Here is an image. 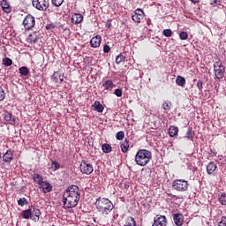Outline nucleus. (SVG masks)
Listing matches in <instances>:
<instances>
[{
    "instance_id": "1",
    "label": "nucleus",
    "mask_w": 226,
    "mask_h": 226,
    "mask_svg": "<svg viewBox=\"0 0 226 226\" xmlns=\"http://www.w3.org/2000/svg\"><path fill=\"white\" fill-rule=\"evenodd\" d=\"M79 200H80V189L77 185H71L63 194V208L72 209L77 207Z\"/></svg>"
},
{
    "instance_id": "2",
    "label": "nucleus",
    "mask_w": 226,
    "mask_h": 226,
    "mask_svg": "<svg viewBox=\"0 0 226 226\" xmlns=\"http://www.w3.org/2000/svg\"><path fill=\"white\" fill-rule=\"evenodd\" d=\"M95 206L97 211L102 215H109L114 209V204L107 198H98Z\"/></svg>"
},
{
    "instance_id": "3",
    "label": "nucleus",
    "mask_w": 226,
    "mask_h": 226,
    "mask_svg": "<svg viewBox=\"0 0 226 226\" xmlns=\"http://www.w3.org/2000/svg\"><path fill=\"white\" fill-rule=\"evenodd\" d=\"M153 158V154L147 149H140L135 155V162L139 167H146Z\"/></svg>"
},
{
    "instance_id": "4",
    "label": "nucleus",
    "mask_w": 226,
    "mask_h": 226,
    "mask_svg": "<svg viewBox=\"0 0 226 226\" xmlns=\"http://www.w3.org/2000/svg\"><path fill=\"white\" fill-rule=\"evenodd\" d=\"M215 80H221L225 77V65L222 61H216L214 64Z\"/></svg>"
},
{
    "instance_id": "5",
    "label": "nucleus",
    "mask_w": 226,
    "mask_h": 226,
    "mask_svg": "<svg viewBox=\"0 0 226 226\" xmlns=\"http://www.w3.org/2000/svg\"><path fill=\"white\" fill-rule=\"evenodd\" d=\"M172 188L177 192H186L188 190V181L183 179L174 180Z\"/></svg>"
},
{
    "instance_id": "6",
    "label": "nucleus",
    "mask_w": 226,
    "mask_h": 226,
    "mask_svg": "<svg viewBox=\"0 0 226 226\" xmlns=\"http://www.w3.org/2000/svg\"><path fill=\"white\" fill-rule=\"evenodd\" d=\"M32 4L34 8L40 10V11H47L49 0H33Z\"/></svg>"
},
{
    "instance_id": "7",
    "label": "nucleus",
    "mask_w": 226,
    "mask_h": 226,
    "mask_svg": "<svg viewBox=\"0 0 226 226\" xmlns=\"http://www.w3.org/2000/svg\"><path fill=\"white\" fill-rule=\"evenodd\" d=\"M79 170L82 174H87V176H89V174H93L94 168L93 167V164L87 162L86 161H82L79 165Z\"/></svg>"
},
{
    "instance_id": "8",
    "label": "nucleus",
    "mask_w": 226,
    "mask_h": 226,
    "mask_svg": "<svg viewBox=\"0 0 226 226\" xmlns=\"http://www.w3.org/2000/svg\"><path fill=\"white\" fill-rule=\"evenodd\" d=\"M35 24H36V21L34 20V18L31 14L26 15L23 20V26L25 29H27V30L33 29V26Z\"/></svg>"
},
{
    "instance_id": "9",
    "label": "nucleus",
    "mask_w": 226,
    "mask_h": 226,
    "mask_svg": "<svg viewBox=\"0 0 226 226\" xmlns=\"http://www.w3.org/2000/svg\"><path fill=\"white\" fill-rule=\"evenodd\" d=\"M173 222L175 225L182 226L185 223V216L180 213L173 214Z\"/></svg>"
},
{
    "instance_id": "10",
    "label": "nucleus",
    "mask_w": 226,
    "mask_h": 226,
    "mask_svg": "<svg viewBox=\"0 0 226 226\" xmlns=\"http://www.w3.org/2000/svg\"><path fill=\"white\" fill-rule=\"evenodd\" d=\"M152 226H167V217H165V215H161L157 218H154Z\"/></svg>"
},
{
    "instance_id": "11",
    "label": "nucleus",
    "mask_w": 226,
    "mask_h": 226,
    "mask_svg": "<svg viewBox=\"0 0 226 226\" xmlns=\"http://www.w3.org/2000/svg\"><path fill=\"white\" fill-rule=\"evenodd\" d=\"M216 169H218V166L215 162H210L207 165V173L208 176H215V172H216Z\"/></svg>"
},
{
    "instance_id": "12",
    "label": "nucleus",
    "mask_w": 226,
    "mask_h": 226,
    "mask_svg": "<svg viewBox=\"0 0 226 226\" xmlns=\"http://www.w3.org/2000/svg\"><path fill=\"white\" fill-rule=\"evenodd\" d=\"M2 160L5 163H11V162L13 161V151L7 150L6 153H4V155L2 156Z\"/></svg>"
},
{
    "instance_id": "13",
    "label": "nucleus",
    "mask_w": 226,
    "mask_h": 226,
    "mask_svg": "<svg viewBox=\"0 0 226 226\" xmlns=\"http://www.w3.org/2000/svg\"><path fill=\"white\" fill-rule=\"evenodd\" d=\"M39 188L43 193H50V192H52V185H50V183L48 181H44V183L41 184Z\"/></svg>"
},
{
    "instance_id": "14",
    "label": "nucleus",
    "mask_w": 226,
    "mask_h": 226,
    "mask_svg": "<svg viewBox=\"0 0 226 226\" xmlns=\"http://www.w3.org/2000/svg\"><path fill=\"white\" fill-rule=\"evenodd\" d=\"M100 43H102V36L100 35H96L90 40V45L94 49H98V47H100Z\"/></svg>"
},
{
    "instance_id": "15",
    "label": "nucleus",
    "mask_w": 226,
    "mask_h": 226,
    "mask_svg": "<svg viewBox=\"0 0 226 226\" xmlns=\"http://www.w3.org/2000/svg\"><path fill=\"white\" fill-rule=\"evenodd\" d=\"M37 41H38V33L33 32L28 35L27 43H29L30 45H34V43H37Z\"/></svg>"
},
{
    "instance_id": "16",
    "label": "nucleus",
    "mask_w": 226,
    "mask_h": 226,
    "mask_svg": "<svg viewBox=\"0 0 226 226\" xmlns=\"http://www.w3.org/2000/svg\"><path fill=\"white\" fill-rule=\"evenodd\" d=\"M32 220L33 222H40V216H41V212L40 211L39 208L33 207L32 210Z\"/></svg>"
},
{
    "instance_id": "17",
    "label": "nucleus",
    "mask_w": 226,
    "mask_h": 226,
    "mask_svg": "<svg viewBox=\"0 0 226 226\" xmlns=\"http://www.w3.org/2000/svg\"><path fill=\"white\" fill-rule=\"evenodd\" d=\"M0 5L2 7V10L5 12V13H11V7H10V4L8 3V1L6 0H2L0 2Z\"/></svg>"
},
{
    "instance_id": "18",
    "label": "nucleus",
    "mask_w": 226,
    "mask_h": 226,
    "mask_svg": "<svg viewBox=\"0 0 226 226\" xmlns=\"http://www.w3.org/2000/svg\"><path fill=\"white\" fill-rule=\"evenodd\" d=\"M116 85H114V82L112 81V79H108L106 81L103 82L102 87H104V89L106 91H112V89H114Z\"/></svg>"
},
{
    "instance_id": "19",
    "label": "nucleus",
    "mask_w": 226,
    "mask_h": 226,
    "mask_svg": "<svg viewBox=\"0 0 226 226\" xmlns=\"http://www.w3.org/2000/svg\"><path fill=\"white\" fill-rule=\"evenodd\" d=\"M4 120L5 123H9V124H15V118L12 117V115L10 112H5L4 114Z\"/></svg>"
},
{
    "instance_id": "20",
    "label": "nucleus",
    "mask_w": 226,
    "mask_h": 226,
    "mask_svg": "<svg viewBox=\"0 0 226 226\" xmlns=\"http://www.w3.org/2000/svg\"><path fill=\"white\" fill-rule=\"evenodd\" d=\"M21 215L25 220H33V209L28 208L26 210H23Z\"/></svg>"
},
{
    "instance_id": "21",
    "label": "nucleus",
    "mask_w": 226,
    "mask_h": 226,
    "mask_svg": "<svg viewBox=\"0 0 226 226\" xmlns=\"http://www.w3.org/2000/svg\"><path fill=\"white\" fill-rule=\"evenodd\" d=\"M84 20V16L82 14H74L72 18V24H80Z\"/></svg>"
},
{
    "instance_id": "22",
    "label": "nucleus",
    "mask_w": 226,
    "mask_h": 226,
    "mask_svg": "<svg viewBox=\"0 0 226 226\" xmlns=\"http://www.w3.org/2000/svg\"><path fill=\"white\" fill-rule=\"evenodd\" d=\"M122 153H128V149L130 148V141L125 139L120 145Z\"/></svg>"
},
{
    "instance_id": "23",
    "label": "nucleus",
    "mask_w": 226,
    "mask_h": 226,
    "mask_svg": "<svg viewBox=\"0 0 226 226\" xmlns=\"http://www.w3.org/2000/svg\"><path fill=\"white\" fill-rule=\"evenodd\" d=\"M33 179L39 186L45 183V181H43V177L40 176L38 173L33 175Z\"/></svg>"
},
{
    "instance_id": "24",
    "label": "nucleus",
    "mask_w": 226,
    "mask_h": 226,
    "mask_svg": "<svg viewBox=\"0 0 226 226\" xmlns=\"http://www.w3.org/2000/svg\"><path fill=\"white\" fill-rule=\"evenodd\" d=\"M176 84L180 86V87H185V86H186V79L183 76H177L176 79Z\"/></svg>"
},
{
    "instance_id": "25",
    "label": "nucleus",
    "mask_w": 226,
    "mask_h": 226,
    "mask_svg": "<svg viewBox=\"0 0 226 226\" xmlns=\"http://www.w3.org/2000/svg\"><path fill=\"white\" fill-rule=\"evenodd\" d=\"M179 133V129L174 125H171L169 129V134L170 137H176Z\"/></svg>"
},
{
    "instance_id": "26",
    "label": "nucleus",
    "mask_w": 226,
    "mask_h": 226,
    "mask_svg": "<svg viewBox=\"0 0 226 226\" xmlns=\"http://www.w3.org/2000/svg\"><path fill=\"white\" fill-rule=\"evenodd\" d=\"M124 226H137V222H135V219L133 217L129 216L125 220V223Z\"/></svg>"
},
{
    "instance_id": "27",
    "label": "nucleus",
    "mask_w": 226,
    "mask_h": 226,
    "mask_svg": "<svg viewBox=\"0 0 226 226\" xmlns=\"http://www.w3.org/2000/svg\"><path fill=\"white\" fill-rule=\"evenodd\" d=\"M93 107H94V109L96 110V112H103V105H102L100 102L95 101Z\"/></svg>"
},
{
    "instance_id": "28",
    "label": "nucleus",
    "mask_w": 226,
    "mask_h": 226,
    "mask_svg": "<svg viewBox=\"0 0 226 226\" xmlns=\"http://www.w3.org/2000/svg\"><path fill=\"white\" fill-rule=\"evenodd\" d=\"M19 72L22 77H27L29 75V69L26 66L20 67Z\"/></svg>"
},
{
    "instance_id": "29",
    "label": "nucleus",
    "mask_w": 226,
    "mask_h": 226,
    "mask_svg": "<svg viewBox=\"0 0 226 226\" xmlns=\"http://www.w3.org/2000/svg\"><path fill=\"white\" fill-rule=\"evenodd\" d=\"M103 153L109 154L112 152V147L109 144L104 143L102 147Z\"/></svg>"
},
{
    "instance_id": "30",
    "label": "nucleus",
    "mask_w": 226,
    "mask_h": 226,
    "mask_svg": "<svg viewBox=\"0 0 226 226\" xmlns=\"http://www.w3.org/2000/svg\"><path fill=\"white\" fill-rule=\"evenodd\" d=\"M2 64L4 66H11V64H13V60L10 57H5L2 60Z\"/></svg>"
},
{
    "instance_id": "31",
    "label": "nucleus",
    "mask_w": 226,
    "mask_h": 226,
    "mask_svg": "<svg viewBox=\"0 0 226 226\" xmlns=\"http://www.w3.org/2000/svg\"><path fill=\"white\" fill-rule=\"evenodd\" d=\"M126 61V56H124L123 54H120L116 58L117 64H121V63H124Z\"/></svg>"
},
{
    "instance_id": "32",
    "label": "nucleus",
    "mask_w": 226,
    "mask_h": 226,
    "mask_svg": "<svg viewBox=\"0 0 226 226\" xmlns=\"http://www.w3.org/2000/svg\"><path fill=\"white\" fill-rule=\"evenodd\" d=\"M163 36H166V38H170L174 35V32H172L170 29H164L162 31Z\"/></svg>"
},
{
    "instance_id": "33",
    "label": "nucleus",
    "mask_w": 226,
    "mask_h": 226,
    "mask_svg": "<svg viewBox=\"0 0 226 226\" xmlns=\"http://www.w3.org/2000/svg\"><path fill=\"white\" fill-rule=\"evenodd\" d=\"M172 102H170V101H166L162 105L163 110H170Z\"/></svg>"
},
{
    "instance_id": "34",
    "label": "nucleus",
    "mask_w": 226,
    "mask_h": 226,
    "mask_svg": "<svg viewBox=\"0 0 226 226\" xmlns=\"http://www.w3.org/2000/svg\"><path fill=\"white\" fill-rule=\"evenodd\" d=\"M219 202L222 204V206H226V193L222 192L221 196L219 197Z\"/></svg>"
},
{
    "instance_id": "35",
    "label": "nucleus",
    "mask_w": 226,
    "mask_h": 226,
    "mask_svg": "<svg viewBox=\"0 0 226 226\" xmlns=\"http://www.w3.org/2000/svg\"><path fill=\"white\" fill-rule=\"evenodd\" d=\"M61 167V165H59V162H56V161H52L51 162V170L56 172V170H58V169Z\"/></svg>"
},
{
    "instance_id": "36",
    "label": "nucleus",
    "mask_w": 226,
    "mask_h": 226,
    "mask_svg": "<svg viewBox=\"0 0 226 226\" xmlns=\"http://www.w3.org/2000/svg\"><path fill=\"white\" fill-rule=\"evenodd\" d=\"M133 22H136L137 24H140V21L142 20V18L141 16H139V15H136V14H133L132 17Z\"/></svg>"
},
{
    "instance_id": "37",
    "label": "nucleus",
    "mask_w": 226,
    "mask_h": 226,
    "mask_svg": "<svg viewBox=\"0 0 226 226\" xmlns=\"http://www.w3.org/2000/svg\"><path fill=\"white\" fill-rule=\"evenodd\" d=\"M185 139H188V140L193 139V134L192 133V128H188L186 134H185Z\"/></svg>"
},
{
    "instance_id": "38",
    "label": "nucleus",
    "mask_w": 226,
    "mask_h": 226,
    "mask_svg": "<svg viewBox=\"0 0 226 226\" xmlns=\"http://www.w3.org/2000/svg\"><path fill=\"white\" fill-rule=\"evenodd\" d=\"M27 204H28L27 199H26V198H21V199H19V200H18V205H19V206H21V207H23V206H27Z\"/></svg>"
},
{
    "instance_id": "39",
    "label": "nucleus",
    "mask_w": 226,
    "mask_h": 226,
    "mask_svg": "<svg viewBox=\"0 0 226 226\" xmlns=\"http://www.w3.org/2000/svg\"><path fill=\"white\" fill-rule=\"evenodd\" d=\"M117 140H123L124 139V132L120 131L116 135Z\"/></svg>"
},
{
    "instance_id": "40",
    "label": "nucleus",
    "mask_w": 226,
    "mask_h": 226,
    "mask_svg": "<svg viewBox=\"0 0 226 226\" xmlns=\"http://www.w3.org/2000/svg\"><path fill=\"white\" fill-rule=\"evenodd\" d=\"M51 3L53 6L59 7L61 4H63V3H64V0H51Z\"/></svg>"
},
{
    "instance_id": "41",
    "label": "nucleus",
    "mask_w": 226,
    "mask_h": 226,
    "mask_svg": "<svg viewBox=\"0 0 226 226\" xmlns=\"http://www.w3.org/2000/svg\"><path fill=\"white\" fill-rule=\"evenodd\" d=\"M57 77H59V72H55L53 76H52V80L55 84H57L59 82V79H57Z\"/></svg>"
},
{
    "instance_id": "42",
    "label": "nucleus",
    "mask_w": 226,
    "mask_h": 226,
    "mask_svg": "<svg viewBox=\"0 0 226 226\" xmlns=\"http://www.w3.org/2000/svg\"><path fill=\"white\" fill-rule=\"evenodd\" d=\"M180 40H188V33L183 31L179 34Z\"/></svg>"
},
{
    "instance_id": "43",
    "label": "nucleus",
    "mask_w": 226,
    "mask_h": 226,
    "mask_svg": "<svg viewBox=\"0 0 226 226\" xmlns=\"http://www.w3.org/2000/svg\"><path fill=\"white\" fill-rule=\"evenodd\" d=\"M6 98V93H4V89L0 87V102H3Z\"/></svg>"
},
{
    "instance_id": "44",
    "label": "nucleus",
    "mask_w": 226,
    "mask_h": 226,
    "mask_svg": "<svg viewBox=\"0 0 226 226\" xmlns=\"http://www.w3.org/2000/svg\"><path fill=\"white\" fill-rule=\"evenodd\" d=\"M134 15H138L139 17L144 18V11H142V9H137L134 11Z\"/></svg>"
},
{
    "instance_id": "45",
    "label": "nucleus",
    "mask_w": 226,
    "mask_h": 226,
    "mask_svg": "<svg viewBox=\"0 0 226 226\" xmlns=\"http://www.w3.org/2000/svg\"><path fill=\"white\" fill-rule=\"evenodd\" d=\"M114 94H116V96H117V98H121V96H123V90H121L120 88H117L114 91Z\"/></svg>"
},
{
    "instance_id": "46",
    "label": "nucleus",
    "mask_w": 226,
    "mask_h": 226,
    "mask_svg": "<svg viewBox=\"0 0 226 226\" xmlns=\"http://www.w3.org/2000/svg\"><path fill=\"white\" fill-rule=\"evenodd\" d=\"M196 86H197L199 91L201 93L202 89H204L202 81L199 80V81L197 82Z\"/></svg>"
},
{
    "instance_id": "47",
    "label": "nucleus",
    "mask_w": 226,
    "mask_h": 226,
    "mask_svg": "<svg viewBox=\"0 0 226 226\" xmlns=\"http://www.w3.org/2000/svg\"><path fill=\"white\" fill-rule=\"evenodd\" d=\"M218 226H226V217L222 216L218 223Z\"/></svg>"
},
{
    "instance_id": "48",
    "label": "nucleus",
    "mask_w": 226,
    "mask_h": 226,
    "mask_svg": "<svg viewBox=\"0 0 226 226\" xmlns=\"http://www.w3.org/2000/svg\"><path fill=\"white\" fill-rule=\"evenodd\" d=\"M103 52H104L105 54H109V52H110V46H109V45H104V47H103Z\"/></svg>"
},
{
    "instance_id": "49",
    "label": "nucleus",
    "mask_w": 226,
    "mask_h": 226,
    "mask_svg": "<svg viewBox=\"0 0 226 226\" xmlns=\"http://www.w3.org/2000/svg\"><path fill=\"white\" fill-rule=\"evenodd\" d=\"M209 154H211V156H216V154H218V153L215 149H210Z\"/></svg>"
},
{
    "instance_id": "50",
    "label": "nucleus",
    "mask_w": 226,
    "mask_h": 226,
    "mask_svg": "<svg viewBox=\"0 0 226 226\" xmlns=\"http://www.w3.org/2000/svg\"><path fill=\"white\" fill-rule=\"evenodd\" d=\"M58 77H59V81L57 82V84L63 83V77H61V74H59Z\"/></svg>"
},
{
    "instance_id": "51",
    "label": "nucleus",
    "mask_w": 226,
    "mask_h": 226,
    "mask_svg": "<svg viewBox=\"0 0 226 226\" xmlns=\"http://www.w3.org/2000/svg\"><path fill=\"white\" fill-rule=\"evenodd\" d=\"M218 3V0H210V4H216Z\"/></svg>"
},
{
    "instance_id": "52",
    "label": "nucleus",
    "mask_w": 226,
    "mask_h": 226,
    "mask_svg": "<svg viewBox=\"0 0 226 226\" xmlns=\"http://www.w3.org/2000/svg\"><path fill=\"white\" fill-rule=\"evenodd\" d=\"M1 162H3V156H2L1 152H0V163H1Z\"/></svg>"
},
{
    "instance_id": "53",
    "label": "nucleus",
    "mask_w": 226,
    "mask_h": 226,
    "mask_svg": "<svg viewBox=\"0 0 226 226\" xmlns=\"http://www.w3.org/2000/svg\"><path fill=\"white\" fill-rule=\"evenodd\" d=\"M192 3H197L198 0H191Z\"/></svg>"
}]
</instances>
